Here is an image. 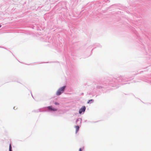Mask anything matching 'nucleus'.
Masks as SVG:
<instances>
[{"mask_svg":"<svg viewBox=\"0 0 151 151\" xmlns=\"http://www.w3.org/2000/svg\"><path fill=\"white\" fill-rule=\"evenodd\" d=\"M86 108L85 106H83L79 110V113L81 114L82 112H84L86 110Z\"/></svg>","mask_w":151,"mask_h":151,"instance_id":"f257e3e1","label":"nucleus"},{"mask_svg":"<svg viewBox=\"0 0 151 151\" xmlns=\"http://www.w3.org/2000/svg\"><path fill=\"white\" fill-rule=\"evenodd\" d=\"M47 109L50 111H57V109H56L53 108L52 106H49L47 107Z\"/></svg>","mask_w":151,"mask_h":151,"instance_id":"f03ea898","label":"nucleus"},{"mask_svg":"<svg viewBox=\"0 0 151 151\" xmlns=\"http://www.w3.org/2000/svg\"><path fill=\"white\" fill-rule=\"evenodd\" d=\"M65 86H63L62 87L60 88L59 89L61 91V92H63L65 90Z\"/></svg>","mask_w":151,"mask_h":151,"instance_id":"7ed1b4c3","label":"nucleus"},{"mask_svg":"<svg viewBox=\"0 0 151 151\" xmlns=\"http://www.w3.org/2000/svg\"><path fill=\"white\" fill-rule=\"evenodd\" d=\"M62 92L60 91V89H59L56 92V95L58 96L60 95L61 94Z\"/></svg>","mask_w":151,"mask_h":151,"instance_id":"20e7f679","label":"nucleus"},{"mask_svg":"<svg viewBox=\"0 0 151 151\" xmlns=\"http://www.w3.org/2000/svg\"><path fill=\"white\" fill-rule=\"evenodd\" d=\"M75 127L76 129V133H77L79 130V127L78 126H76Z\"/></svg>","mask_w":151,"mask_h":151,"instance_id":"39448f33","label":"nucleus"},{"mask_svg":"<svg viewBox=\"0 0 151 151\" xmlns=\"http://www.w3.org/2000/svg\"><path fill=\"white\" fill-rule=\"evenodd\" d=\"M93 101V99L89 100L87 102V103L88 104H89V103L91 104V103H92V102Z\"/></svg>","mask_w":151,"mask_h":151,"instance_id":"423d86ee","label":"nucleus"},{"mask_svg":"<svg viewBox=\"0 0 151 151\" xmlns=\"http://www.w3.org/2000/svg\"><path fill=\"white\" fill-rule=\"evenodd\" d=\"M9 151H12V147L11 144H10L9 146Z\"/></svg>","mask_w":151,"mask_h":151,"instance_id":"0eeeda50","label":"nucleus"},{"mask_svg":"<svg viewBox=\"0 0 151 151\" xmlns=\"http://www.w3.org/2000/svg\"><path fill=\"white\" fill-rule=\"evenodd\" d=\"M55 105H59V104L57 102H55Z\"/></svg>","mask_w":151,"mask_h":151,"instance_id":"6e6552de","label":"nucleus"},{"mask_svg":"<svg viewBox=\"0 0 151 151\" xmlns=\"http://www.w3.org/2000/svg\"><path fill=\"white\" fill-rule=\"evenodd\" d=\"M79 151H82L81 149V148H80L79 149Z\"/></svg>","mask_w":151,"mask_h":151,"instance_id":"1a4fd4ad","label":"nucleus"},{"mask_svg":"<svg viewBox=\"0 0 151 151\" xmlns=\"http://www.w3.org/2000/svg\"><path fill=\"white\" fill-rule=\"evenodd\" d=\"M1 24H0V27H1Z\"/></svg>","mask_w":151,"mask_h":151,"instance_id":"9d476101","label":"nucleus"}]
</instances>
